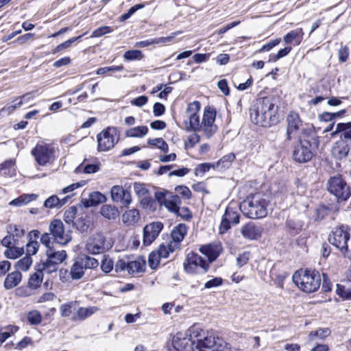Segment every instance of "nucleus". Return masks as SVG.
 <instances>
[{
    "label": "nucleus",
    "mask_w": 351,
    "mask_h": 351,
    "mask_svg": "<svg viewBox=\"0 0 351 351\" xmlns=\"http://www.w3.org/2000/svg\"><path fill=\"white\" fill-rule=\"evenodd\" d=\"M58 269V265L52 262H50L47 259L36 265V270L40 271L43 274L45 272L47 274H52L56 272Z\"/></svg>",
    "instance_id": "37"
},
{
    "label": "nucleus",
    "mask_w": 351,
    "mask_h": 351,
    "mask_svg": "<svg viewBox=\"0 0 351 351\" xmlns=\"http://www.w3.org/2000/svg\"><path fill=\"white\" fill-rule=\"evenodd\" d=\"M22 280V274L19 271L8 274L4 280L3 287L6 290L12 289L19 285Z\"/></svg>",
    "instance_id": "23"
},
{
    "label": "nucleus",
    "mask_w": 351,
    "mask_h": 351,
    "mask_svg": "<svg viewBox=\"0 0 351 351\" xmlns=\"http://www.w3.org/2000/svg\"><path fill=\"white\" fill-rule=\"evenodd\" d=\"M167 195L169 196L164 206L169 212L174 213L181 204V199L178 195H173L171 193H167Z\"/></svg>",
    "instance_id": "32"
},
{
    "label": "nucleus",
    "mask_w": 351,
    "mask_h": 351,
    "mask_svg": "<svg viewBox=\"0 0 351 351\" xmlns=\"http://www.w3.org/2000/svg\"><path fill=\"white\" fill-rule=\"evenodd\" d=\"M319 139L315 131L311 128L302 129L298 142L293 147V158L300 163L310 161L316 154Z\"/></svg>",
    "instance_id": "3"
},
{
    "label": "nucleus",
    "mask_w": 351,
    "mask_h": 351,
    "mask_svg": "<svg viewBox=\"0 0 351 351\" xmlns=\"http://www.w3.org/2000/svg\"><path fill=\"white\" fill-rule=\"evenodd\" d=\"M184 271L190 274H204L209 269V263L195 252H191L183 263Z\"/></svg>",
    "instance_id": "9"
},
{
    "label": "nucleus",
    "mask_w": 351,
    "mask_h": 351,
    "mask_svg": "<svg viewBox=\"0 0 351 351\" xmlns=\"http://www.w3.org/2000/svg\"><path fill=\"white\" fill-rule=\"evenodd\" d=\"M84 269L83 263L78 258L71 267V277L73 280L80 279L84 274Z\"/></svg>",
    "instance_id": "33"
},
{
    "label": "nucleus",
    "mask_w": 351,
    "mask_h": 351,
    "mask_svg": "<svg viewBox=\"0 0 351 351\" xmlns=\"http://www.w3.org/2000/svg\"><path fill=\"white\" fill-rule=\"evenodd\" d=\"M292 279L297 287L306 293L317 291L322 282L319 272L311 269L297 271L293 274Z\"/></svg>",
    "instance_id": "5"
},
{
    "label": "nucleus",
    "mask_w": 351,
    "mask_h": 351,
    "mask_svg": "<svg viewBox=\"0 0 351 351\" xmlns=\"http://www.w3.org/2000/svg\"><path fill=\"white\" fill-rule=\"evenodd\" d=\"M77 304V301L70 302L66 304H62L60 308L61 315L62 317H69L71 315L73 310L75 308V306Z\"/></svg>",
    "instance_id": "46"
},
{
    "label": "nucleus",
    "mask_w": 351,
    "mask_h": 351,
    "mask_svg": "<svg viewBox=\"0 0 351 351\" xmlns=\"http://www.w3.org/2000/svg\"><path fill=\"white\" fill-rule=\"evenodd\" d=\"M303 34L302 29L298 28L287 33L283 39L286 44H291L295 42V45H298L302 40Z\"/></svg>",
    "instance_id": "30"
},
{
    "label": "nucleus",
    "mask_w": 351,
    "mask_h": 351,
    "mask_svg": "<svg viewBox=\"0 0 351 351\" xmlns=\"http://www.w3.org/2000/svg\"><path fill=\"white\" fill-rule=\"evenodd\" d=\"M278 110L277 99L265 97L256 100V104L250 109V118L256 125L267 127L277 121L276 117Z\"/></svg>",
    "instance_id": "2"
},
{
    "label": "nucleus",
    "mask_w": 351,
    "mask_h": 351,
    "mask_svg": "<svg viewBox=\"0 0 351 351\" xmlns=\"http://www.w3.org/2000/svg\"><path fill=\"white\" fill-rule=\"evenodd\" d=\"M147 143L150 145L157 147L165 153H167L169 152V146L162 138H156L153 139L149 138Z\"/></svg>",
    "instance_id": "42"
},
{
    "label": "nucleus",
    "mask_w": 351,
    "mask_h": 351,
    "mask_svg": "<svg viewBox=\"0 0 351 351\" xmlns=\"http://www.w3.org/2000/svg\"><path fill=\"white\" fill-rule=\"evenodd\" d=\"M99 311L97 306H88L78 308L76 315L72 317L73 321L84 320Z\"/></svg>",
    "instance_id": "26"
},
{
    "label": "nucleus",
    "mask_w": 351,
    "mask_h": 351,
    "mask_svg": "<svg viewBox=\"0 0 351 351\" xmlns=\"http://www.w3.org/2000/svg\"><path fill=\"white\" fill-rule=\"evenodd\" d=\"M100 213L104 217L109 220H114L119 216V211L117 207L111 204L103 205L101 207Z\"/></svg>",
    "instance_id": "29"
},
{
    "label": "nucleus",
    "mask_w": 351,
    "mask_h": 351,
    "mask_svg": "<svg viewBox=\"0 0 351 351\" xmlns=\"http://www.w3.org/2000/svg\"><path fill=\"white\" fill-rule=\"evenodd\" d=\"M160 260V258L159 257V255L156 254V252H152L149 256L148 264L151 268L155 269L158 265Z\"/></svg>",
    "instance_id": "62"
},
{
    "label": "nucleus",
    "mask_w": 351,
    "mask_h": 351,
    "mask_svg": "<svg viewBox=\"0 0 351 351\" xmlns=\"http://www.w3.org/2000/svg\"><path fill=\"white\" fill-rule=\"evenodd\" d=\"M27 319L31 324L38 325L42 321V315L39 311L34 310L28 313Z\"/></svg>",
    "instance_id": "50"
},
{
    "label": "nucleus",
    "mask_w": 351,
    "mask_h": 351,
    "mask_svg": "<svg viewBox=\"0 0 351 351\" xmlns=\"http://www.w3.org/2000/svg\"><path fill=\"white\" fill-rule=\"evenodd\" d=\"M200 328L194 325L185 332H178L172 344L178 351H196V338L199 337Z\"/></svg>",
    "instance_id": "7"
},
{
    "label": "nucleus",
    "mask_w": 351,
    "mask_h": 351,
    "mask_svg": "<svg viewBox=\"0 0 351 351\" xmlns=\"http://www.w3.org/2000/svg\"><path fill=\"white\" fill-rule=\"evenodd\" d=\"M141 219L140 213L138 209L132 208L126 210L122 215V221L128 226H134Z\"/></svg>",
    "instance_id": "24"
},
{
    "label": "nucleus",
    "mask_w": 351,
    "mask_h": 351,
    "mask_svg": "<svg viewBox=\"0 0 351 351\" xmlns=\"http://www.w3.org/2000/svg\"><path fill=\"white\" fill-rule=\"evenodd\" d=\"M114 268V262L108 256H104L101 261V269L108 274Z\"/></svg>",
    "instance_id": "54"
},
{
    "label": "nucleus",
    "mask_w": 351,
    "mask_h": 351,
    "mask_svg": "<svg viewBox=\"0 0 351 351\" xmlns=\"http://www.w3.org/2000/svg\"><path fill=\"white\" fill-rule=\"evenodd\" d=\"M330 212V208L324 205H319L317 206L312 216L315 221H322L326 216H327Z\"/></svg>",
    "instance_id": "41"
},
{
    "label": "nucleus",
    "mask_w": 351,
    "mask_h": 351,
    "mask_svg": "<svg viewBox=\"0 0 351 351\" xmlns=\"http://www.w3.org/2000/svg\"><path fill=\"white\" fill-rule=\"evenodd\" d=\"M0 173L4 176H12L15 173V161L13 160H5L0 165Z\"/></svg>",
    "instance_id": "36"
},
{
    "label": "nucleus",
    "mask_w": 351,
    "mask_h": 351,
    "mask_svg": "<svg viewBox=\"0 0 351 351\" xmlns=\"http://www.w3.org/2000/svg\"><path fill=\"white\" fill-rule=\"evenodd\" d=\"M199 252L208 258L206 261L209 265L215 261L220 254L219 247L212 244L202 245L199 247Z\"/></svg>",
    "instance_id": "22"
},
{
    "label": "nucleus",
    "mask_w": 351,
    "mask_h": 351,
    "mask_svg": "<svg viewBox=\"0 0 351 351\" xmlns=\"http://www.w3.org/2000/svg\"><path fill=\"white\" fill-rule=\"evenodd\" d=\"M287 138L290 140L292 138V135L299 130L302 125V121L298 113L291 112L287 117Z\"/></svg>",
    "instance_id": "20"
},
{
    "label": "nucleus",
    "mask_w": 351,
    "mask_h": 351,
    "mask_svg": "<svg viewBox=\"0 0 351 351\" xmlns=\"http://www.w3.org/2000/svg\"><path fill=\"white\" fill-rule=\"evenodd\" d=\"M32 264V258L30 256L25 255L23 258L18 261L15 265V267L18 269L27 271L29 269Z\"/></svg>",
    "instance_id": "43"
},
{
    "label": "nucleus",
    "mask_w": 351,
    "mask_h": 351,
    "mask_svg": "<svg viewBox=\"0 0 351 351\" xmlns=\"http://www.w3.org/2000/svg\"><path fill=\"white\" fill-rule=\"evenodd\" d=\"M174 214L186 221H189L193 217L191 211L187 207L179 206Z\"/></svg>",
    "instance_id": "51"
},
{
    "label": "nucleus",
    "mask_w": 351,
    "mask_h": 351,
    "mask_svg": "<svg viewBox=\"0 0 351 351\" xmlns=\"http://www.w3.org/2000/svg\"><path fill=\"white\" fill-rule=\"evenodd\" d=\"M200 108L201 104L198 101L189 104L186 110V119L183 121V125L186 131L201 132L203 137L209 139L218 130L217 125L215 123L217 112L215 108L206 106L200 121Z\"/></svg>",
    "instance_id": "1"
},
{
    "label": "nucleus",
    "mask_w": 351,
    "mask_h": 351,
    "mask_svg": "<svg viewBox=\"0 0 351 351\" xmlns=\"http://www.w3.org/2000/svg\"><path fill=\"white\" fill-rule=\"evenodd\" d=\"M85 34H84L83 35H81V36H76V37H73V38H71L67 40H66L65 42L58 45L52 51V53L53 54H56L58 52L63 50V49H67L69 47H71V45H72V43H73L75 41H77V40H80L81 39V38Z\"/></svg>",
    "instance_id": "45"
},
{
    "label": "nucleus",
    "mask_w": 351,
    "mask_h": 351,
    "mask_svg": "<svg viewBox=\"0 0 351 351\" xmlns=\"http://www.w3.org/2000/svg\"><path fill=\"white\" fill-rule=\"evenodd\" d=\"M188 232V226L184 223H179L171 231V235L173 241L180 243Z\"/></svg>",
    "instance_id": "28"
},
{
    "label": "nucleus",
    "mask_w": 351,
    "mask_h": 351,
    "mask_svg": "<svg viewBox=\"0 0 351 351\" xmlns=\"http://www.w3.org/2000/svg\"><path fill=\"white\" fill-rule=\"evenodd\" d=\"M328 241L344 256L351 257V232L348 226L341 225L335 228L328 236Z\"/></svg>",
    "instance_id": "6"
},
{
    "label": "nucleus",
    "mask_w": 351,
    "mask_h": 351,
    "mask_svg": "<svg viewBox=\"0 0 351 351\" xmlns=\"http://www.w3.org/2000/svg\"><path fill=\"white\" fill-rule=\"evenodd\" d=\"M140 204L143 208L150 210H155L156 207L155 200L149 194L141 198Z\"/></svg>",
    "instance_id": "44"
},
{
    "label": "nucleus",
    "mask_w": 351,
    "mask_h": 351,
    "mask_svg": "<svg viewBox=\"0 0 351 351\" xmlns=\"http://www.w3.org/2000/svg\"><path fill=\"white\" fill-rule=\"evenodd\" d=\"M123 66L119 65V66H105L99 68L97 70L96 73L97 75H103L108 72L112 71H122L123 70Z\"/></svg>",
    "instance_id": "59"
},
{
    "label": "nucleus",
    "mask_w": 351,
    "mask_h": 351,
    "mask_svg": "<svg viewBox=\"0 0 351 351\" xmlns=\"http://www.w3.org/2000/svg\"><path fill=\"white\" fill-rule=\"evenodd\" d=\"M167 193H169L167 191H156L154 194L155 202L156 201L160 206H164L167 199L169 196L167 195Z\"/></svg>",
    "instance_id": "60"
},
{
    "label": "nucleus",
    "mask_w": 351,
    "mask_h": 351,
    "mask_svg": "<svg viewBox=\"0 0 351 351\" xmlns=\"http://www.w3.org/2000/svg\"><path fill=\"white\" fill-rule=\"evenodd\" d=\"M349 153H351V143L344 138L342 133L340 140L337 141L332 148V154L337 159L345 158Z\"/></svg>",
    "instance_id": "18"
},
{
    "label": "nucleus",
    "mask_w": 351,
    "mask_h": 351,
    "mask_svg": "<svg viewBox=\"0 0 351 351\" xmlns=\"http://www.w3.org/2000/svg\"><path fill=\"white\" fill-rule=\"evenodd\" d=\"M8 233L18 241L24 234V230L20 226L16 225H10Z\"/></svg>",
    "instance_id": "55"
},
{
    "label": "nucleus",
    "mask_w": 351,
    "mask_h": 351,
    "mask_svg": "<svg viewBox=\"0 0 351 351\" xmlns=\"http://www.w3.org/2000/svg\"><path fill=\"white\" fill-rule=\"evenodd\" d=\"M223 279L221 277H215L213 279L208 280L204 284L205 289H211L213 287H217L223 284Z\"/></svg>",
    "instance_id": "63"
},
{
    "label": "nucleus",
    "mask_w": 351,
    "mask_h": 351,
    "mask_svg": "<svg viewBox=\"0 0 351 351\" xmlns=\"http://www.w3.org/2000/svg\"><path fill=\"white\" fill-rule=\"evenodd\" d=\"M97 149L106 152L113 148L119 140V133L114 127H108L97 136Z\"/></svg>",
    "instance_id": "10"
},
{
    "label": "nucleus",
    "mask_w": 351,
    "mask_h": 351,
    "mask_svg": "<svg viewBox=\"0 0 351 351\" xmlns=\"http://www.w3.org/2000/svg\"><path fill=\"white\" fill-rule=\"evenodd\" d=\"M148 128L145 125L132 128L125 131V135L130 138H142L148 133Z\"/></svg>",
    "instance_id": "34"
},
{
    "label": "nucleus",
    "mask_w": 351,
    "mask_h": 351,
    "mask_svg": "<svg viewBox=\"0 0 351 351\" xmlns=\"http://www.w3.org/2000/svg\"><path fill=\"white\" fill-rule=\"evenodd\" d=\"M112 245L113 242L110 239H107L103 234L97 233L88 239L86 247L89 253L98 254L108 251Z\"/></svg>",
    "instance_id": "12"
},
{
    "label": "nucleus",
    "mask_w": 351,
    "mask_h": 351,
    "mask_svg": "<svg viewBox=\"0 0 351 351\" xmlns=\"http://www.w3.org/2000/svg\"><path fill=\"white\" fill-rule=\"evenodd\" d=\"M128 265V257L125 256L122 258L119 259L115 265L114 270L117 273L127 271V266Z\"/></svg>",
    "instance_id": "57"
},
{
    "label": "nucleus",
    "mask_w": 351,
    "mask_h": 351,
    "mask_svg": "<svg viewBox=\"0 0 351 351\" xmlns=\"http://www.w3.org/2000/svg\"><path fill=\"white\" fill-rule=\"evenodd\" d=\"M327 189L339 202L346 201L351 195L350 187L341 176L331 177L328 180Z\"/></svg>",
    "instance_id": "8"
},
{
    "label": "nucleus",
    "mask_w": 351,
    "mask_h": 351,
    "mask_svg": "<svg viewBox=\"0 0 351 351\" xmlns=\"http://www.w3.org/2000/svg\"><path fill=\"white\" fill-rule=\"evenodd\" d=\"M173 36L150 38L146 40L138 42L136 43L135 46L138 47H146L151 45L165 44L170 42Z\"/></svg>",
    "instance_id": "35"
},
{
    "label": "nucleus",
    "mask_w": 351,
    "mask_h": 351,
    "mask_svg": "<svg viewBox=\"0 0 351 351\" xmlns=\"http://www.w3.org/2000/svg\"><path fill=\"white\" fill-rule=\"evenodd\" d=\"M43 280V274L36 270L33 274H32L28 280V287L30 289H36L39 287Z\"/></svg>",
    "instance_id": "38"
},
{
    "label": "nucleus",
    "mask_w": 351,
    "mask_h": 351,
    "mask_svg": "<svg viewBox=\"0 0 351 351\" xmlns=\"http://www.w3.org/2000/svg\"><path fill=\"white\" fill-rule=\"evenodd\" d=\"M170 252H173V249L171 248V245H160L156 254L159 255L160 258H166L168 257Z\"/></svg>",
    "instance_id": "61"
},
{
    "label": "nucleus",
    "mask_w": 351,
    "mask_h": 351,
    "mask_svg": "<svg viewBox=\"0 0 351 351\" xmlns=\"http://www.w3.org/2000/svg\"><path fill=\"white\" fill-rule=\"evenodd\" d=\"M36 198L37 195L36 194H23L19 197L12 200L10 202V205L21 206L25 205L33 200H35Z\"/></svg>",
    "instance_id": "39"
},
{
    "label": "nucleus",
    "mask_w": 351,
    "mask_h": 351,
    "mask_svg": "<svg viewBox=\"0 0 351 351\" xmlns=\"http://www.w3.org/2000/svg\"><path fill=\"white\" fill-rule=\"evenodd\" d=\"M69 197H65L60 199L57 195H51L44 202V206L47 208H59L67 202Z\"/></svg>",
    "instance_id": "31"
},
{
    "label": "nucleus",
    "mask_w": 351,
    "mask_h": 351,
    "mask_svg": "<svg viewBox=\"0 0 351 351\" xmlns=\"http://www.w3.org/2000/svg\"><path fill=\"white\" fill-rule=\"evenodd\" d=\"M217 337L213 335H205L204 330L200 328L199 337L196 338V351H211L216 343Z\"/></svg>",
    "instance_id": "19"
},
{
    "label": "nucleus",
    "mask_w": 351,
    "mask_h": 351,
    "mask_svg": "<svg viewBox=\"0 0 351 351\" xmlns=\"http://www.w3.org/2000/svg\"><path fill=\"white\" fill-rule=\"evenodd\" d=\"M145 262L143 260H130L128 258L127 271L128 274L135 276L145 271Z\"/></svg>",
    "instance_id": "25"
},
{
    "label": "nucleus",
    "mask_w": 351,
    "mask_h": 351,
    "mask_svg": "<svg viewBox=\"0 0 351 351\" xmlns=\"http://www.w3.org/2000/svg\"><path fill=\"white\" fill-rule=\"evenodd\" d=\"M269 206L268 195L256 193L249 195L241 203L240 210L249 218L262 219L267 216Z\"/></svg>",
    "instance_id": "4"
},
{
    "label": "nucleus",
    "mask_w": 351,
    "mask_h": 351,
    "mask_svg": "<svg viewBox=\"0 0 351 351\" xmlns=\"http://www.w3.org/2000/svg\"><path fill=\"white\" fill-rule=\"evenodd\" d=\"M134 190L136 195L142 198L149 194L148 189L145 187V184L139 182H136L134 184Z\"/></svg>",
    "instance_id": "53"
},
{
    "label": "nucleus",
    "mask_w": 351,
    "mask_h": 351,
    "mask_svg": "<svg viewBox=\"0 0 351 351\" xmlns=\"http://www.w3.org/2000/svg\"><path fill=\"white\" fill-rule=\"evenodd\" d=\"M47 232L51 237V241L61 245H66L71 241V231L65 230L63 222L60 219H53Z\"/></svg>",
    "instance_id": "11"
},
{
    "label": "nucleus",
    "mask_w": 351,
    "mask_h": 351,
    "mask_svg": "<svg viewBox=\"0 0 351 351\" xmlns=\"http://www.w3.org/2000/svg\"><path fill=\"white\" fill-rule=\"evenodd\" d=\"M239 218V213L234 208L227 207L219 227V233L224 234L227 232L231 228V224H238Z\"/></svg>",
    "instance_id": "15"
},
{
    "label": "nucleus",
    "mask_w": 351,
    "mask_h": 351,
    "mask_svg": "<svg viewBox=\"0 0 351 351\" xmlns=\"http://www.w3.org/2000/svg\"><path fill=\"white\" fill-rule=\"evenodd\" d=\"M110 193L112 201L120 202L123 207L128 208L132 203V199L130 192L127 189H124L121 186H113Z\"/></svg>",
    "instance_id": "16"
},
{
    "label": "nucleus",
    "mask_w": 351,
    "mask_h": 351,
    "mask_svg": "<svg viewBox=\"0 0 351 351\" xmlns=\"http://www.w3.org/2000/svg\"><path fill=\"white\" fill-rule=\"evenodd\" d=\"M23 252V248L16 247L14 245V246H12V247H10L9 248H8L5 251L4 255L8 258L15 259V258H18L19 256H20L22 254Z\"/></svg>",
    "instance_id": "48"
},
{
    "label": "nucleus",
    "mask_w": 351,
    "mask_h": 351,
    "mask_svg": "<svg viewBox=\"0 0 351 351\" xmlns=\"http://www.w3.org/2000/svg\"><path fill=\"white\" fill-rule=\"evenodd\" d=\"M241 232L243 237L251 240H256L261 237L262 228L256 226L254 223L250 222L241 228Z\"/></svg>",
    "instance_id": "21"
},
{
    "label": "nucleus",
    "mask_w": 351,
    "mask_h": 351,
    "mask_svg": "<svg viewBox=\"0 0 351 351\" xmlns=\"http://www.w3.org/2000/svg\"><path fill=\"white\" fill-rule=\"evenodd\" d=\"M77 209L75 206H71L65 210L64 213V220L67 224L75 223L74 219L77 214Z\"/></svg>",
    "instance_id": "49"
},
{
    "label": "nucleus",
    "mask_w": 351,
    "mask_h": 351,
    "mask_svg": "<svg viewBox=\"0 0 351 351\" xmlns=\"http://www.w3.org/2000/svg\"><path fill=\"white\" fill-rule=\"evenodd\" d=\"M162 228L163 224L158 221L146 225L143 228V245H149L158 237Z\"/></svg>",
    "instance_id": "17"
},
{
    "label": "nucleus",
    "mask_w": 351,
    "mask_h": 351,
    "mask_svg": "<svg viewBox=\"0 0 351 351\" xmlns=\"http://www.w3.org/2000/svg\"><path fill=\"white\" fill-rule=\"evenodd\" d=\"M250 258V252H244L237 258V264L239 267L246 265Z\"/></svg>",
    "instance_id": "64"
},
{
    "label": "nucleus",
    "mask_w": 351,
    "mask_h": 351,
    "mask_svg": "<svg viewBox=\"0 0 351 351\" xmlns=\"http://www.w3.org/2000/svg\"><path fill=\"white\" fill-rule=\"evenodd\" d=\"M106 197L101 193L95 191L89 194L88 198L85 199L83 202L86 207L95 206L99 204L104 202Z\"/></svg>",
    "instance_id": "27"
},
{
    "label": "nucleus",
    "mask_w": 351,
    "mask_h": 351,
    "mask_svg": "<svg viewBox=\"0 0 351 351\" xmlns=\"http://www.w3.org/2000/svg\"><path fill=\"white\" fill-rule=\"evenodd\" d=\"M143 57V53L140 50H130L123 54V58L127 60H141Z\"/></svg>",
    "instance_id": "52"
},
{
    "label": "nucleus",
    "mask_w": 351,
    "mask_h": 351,
    "mask_svg": "<svg viewBox=\"0 0 351 351\" xmlns=\"http://www.w3.org/2000/svg\"><path fill=\"white\" fill-rule=\"evenodd\" d=\"M235 155L232 153H230L227 155L223 156L220 158L216 163H214L213 168H228L231 163L234 160Z\"/></svg>",
    "instance_id": "40"
},
{
    "label": "nucleus",
    "mask_w": 351,
    "mask_h": 351,
    "mask_svg": "<svg viewBox=\"0 0 351 351\" xmlns=\"http://www.w3.org/2000/svg\"><path fill=\"white\" fill-rule=\"evenodd\" d=\"M211 351H230V348L228 346V343L223 339L217 337L216 343L213 346Z\"/></svg>",
    "instance_id": "56"
},
{
    "label": "nucleus",
    "mask_w": 351,
    "mask_h": 351,
    "mask_svg": "<svg viewBox=\"0 0 351 351\" xmlns=\"http://www.w3.org/2000/svg\"><path fill=\"white\" fill-rule=\"evenodd\" d=\"M40 242L47 249L46 255L47 260L50 262L59 265L62 263L66 258V253L64 250L56 251L53 248V241H51V237L48 233H44L40 237Z\"/></svg>",
    "instance_id": "13"
},
{
    "label": "nucleus",
    "mask_w": 351,
    "mask_h": 351,
    "mask_svg": "<svg viewBox=\"0 0 351 351\" xmlns=\"http://www.w3.org/2000/svg\"><path fill=\"white\" fill-rule=\"evenodd\" d=\"M79 259L82 263H83V265L86 269H94L96 268L99 265L98 261L93 257L85 256L84 257H80Z\"/></svg>",
    "instance_id": "47"
},
{
    "label": "nucleus",
    "mask_w": 351,
    "mask_h": 351,
    "mask_svg": "<svg viewBox=\"0 0 351 351\" xmlns=\"http://www.w3.org/2000/svg\"><path fill=\"white\" fill-rule=\"evenodd\" d=\"M39 244L37 241H30L26 244V255H34L38 252Z\"/></svg>",
    "instance_id": "58"
},
{
    "label": "nucleus",
    "mask_w": 351,
    "mask_h": 351,
    "mask_svg": "<svg viewBox=\"0 0 351 351\" xmlns=\"http://www.w3.org/2000/svg\"><path fill=\"white\" fill-rule=\"evenodd\" d=\"M36 162L41 166L51 163L55 159V150L48 145H37L32 150Z\"/></svg>",
    "instance_id": "14"
}]
</instances>
